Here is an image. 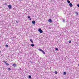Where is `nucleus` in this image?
<instances>
[{
	"label": "nucleus",
	"mask_w": 79,
	"mask_h": 79,
	"mask_svg": "<svg viewBox=\"0 0 79 79\" xmlns=\"http://www.w3.org/2000/svg\"><path fill=\"white\" fill-rule=\"evenodd\" d=\"M38 31H39L41 34L43 32V31H42L40 28L39 29Z\"/></svg>",
	"instance_id": "1"
},
{
	"label": "nucleus",
	"mask_w": 79,
	"mask_h": 79,
	"mask_svg": "<svg viewBox=\"0 0 79 79\" xmlns=\"http://www.w3.org/2000/svg\"><path fill=\"white\" fill-rule=\"evenodd\" d=\"M8 7L9 9H11V8H12V6H11V5H9L8 6Z\"/></svg>",
	"instance_id": "2"
},
{
	"label": "nucleus",
	"mask_w": 79,
	"mask_h": 79,
	"mask_svg": "<svg viewBox=\"0 0 79 79\" xmlns=\"http://www.w3.org/2000/svg\"><path fill=\"white\" fill-rule=\"evenodd\" d=\"M3 62H4V63H5L7 66L9 65V64H8V63H6V61H5L4 60L3 61Z\"/></svg>",
	"instance_id": "3"
},
{
	"label": "nucleus",
	"mask_w": 79,
	"mask_h": 79,
	"mask_svg": "<svg viewBox=\"0 0 79 79\" xmlns=\"http://www.w3.org/2000/svg\"><path fill=\"white\" fill-rule=\"evenodd\" d=\"M48 22H49V23H52V19H49L48 20Z\"/></svg>",
	"instance_id": "4"
},
{
	"label": "nucleus",
	"mask_w": 79,
	"mask_h": 79,
	"mask_svg": "<svg viewBox=\"0 0 79 79\" xmlns=\"http://www.w3.org/2000/svg\"><path fill=\"white\" fill-rule=\"evenodd\" d=\"M69 6H70V7H72V6H73V4L71 3H70L69 4Z\"/></svg>",
	"instance_id": "5"
},
{
	"label": "nucleus",
	"mask_w": 79,
	"mask_h": 79,
	"mask_svg": "<svg viewBox=\"0 0 79 79\" xmlns=\"http://www.w3.org/2000/svg\"><path fill=\"white\" fill-rule=\"evenodd\" d=\"M12 65L14 66V67H16V64H13Z\"/></svg>",
	"instance_id": "6"
},
{
	"label": "nucleus",
	"mask_w": 79,
	"mask_h": 79,
	"mask_svg": "<svg viewBox=\"0 0 79 79\" xmlns=\"http://www.w3.org/2000/svg\"><path fill=\"white\" fill-rule=\"evenodd\" d=\"M30 42H31L32 43H34V42H33V41L31 39H30Z\"/></svg>",
	"instance_id": "7"
},
{
	"label": "nucleus",
	"mask_w": 79,
	"mask_h": 79,
	"mask_svg": "<svg viewBox=\"0 0 79 79\" xmlns=\"http://www.w3.org/2000/svg\"><path fill=\"white\" fill-rule=\"evenodd\" d=\"M32 23L33 24H34L35 23V21H32Z\"/></svg>",
	"instance_id": "8"
},
{
	"label": "nucleus",
	"mask_w": 79,
	"mask_h": 79,
	"mask_svg": "<svg viewBox=\"0 0 79 79\" xmlns=\"http://www.w3.org/2000/svg\"><path fill=\"white\" fill-rule=\"evenodd\" d=\"M41 52H42L43 53V54H45V52L44 51H43V50H42V51Z\"/></svg>",
	"instance_id": "9"
},
{
	"label": "nucleus",
	"mask_w": 79,
	"mask_h": 79,
	"mask_svg": "<svg viewBox=\"0 0 79 79\" xmlns=\"http://www.w3.org/2000/svg\"><path fill=\"white\" fill-rule=\"evenodd\" d=\"M31 47H34V44H31Z\"/></svg>",
	"instance_id": "10"
},
{
	"label": "nucleus",
	"mask_w": 79,
	"mask_h": 79,
	"mask_svg": "<svg viewBox=\"0 0 79 79\" xmlns=\"http://www.w3.org/2000/svg\"><path fill=\"white\" fill-rule=\"evenodd\" d=\"M63 74L64 75H66V72H64Z\"/></svg>",
	"instance_id": "11"
},
{
	"label": "nucleus",
	"mask_w": 79,
	"mask_h": 79,
	"mask_svg": "<svg viewBox=\"0 0 79 79\" xmlns=\"http://www.w3.org/2000/svg\"><path fill=\"white\" fill-rule=\"evenodd\" d=\"M28 78H29V79H31V75L29 76Z\"/></svg>",
	"instance_id": "12"
},
{
	"label": "nucleus",
	"mask_w": 79,
	"mask_h": 79,
	"mask_svg": "<svg viewBox=\"0 0 79 79\" xmlns=\"http://www.w3.org/2000/svg\"><path fill=\"white\" fill-rule=\"evenodd\" d=\"M40 51H41V52H42V49H38Z\"/></svg>",
	"instance_id": "13"
},
{
	"label": "nucleus",
	"mask_w": 79,
	"mask_h": 79,
	"mask_svg": "<svg viewBox=\"0 0 79 79\" xmlns=\"http://www.w3.org/2000/svg\"><path fill=\"white\" fill-rule=\"evenodd\" d=\"M67 2L68 3H70V1L68 0H67Z\"/></svg>",
	"instance_id": "14"
},
{
	"label": "nucleus",
	"mask_w": 79,
	"mask_h": 79,
	"mask_svg": "<svg viewBox=\"0 0 79 79\" xmlns=\"http://www.w3.org/2000/svg\"><path fill=\"white\" fill-rule=\"evenodd\" d=\"M55 50H57V51H58V48H55Z\"/></svg>",
	"instance_id": "15"
},
{
	"label": "nucleus",
	"mask_w": 79,
	"mask_h": 79,
	"mask_svg": "<svg viewBox=\"0 0 79 79\" xmlns=\"http://www.w3.org/2000/svg\"><path fill=\"white\" fill-rule=\"evenodd\" d=\"M75 13L76 14L77 16V15H78V13L77 12H75Z\"/></svg>",
	"instance_id": "16"
},
{
	"label": "nucleus",
	"mask_w": 79,
	"mask_h": 79,
	"mask_svg": "<svg viewBox=\"0 0 79 79\" xmlns=\"http://www.w3.org/2000/svg\"><path fill=\"white\" fill-rule=\"evenodd\" d=\"M6 47H7V48H8V45H7V44H6Z\"/></svg>",
	"instance_id": "17"
},
{
	"label": "nucleus",
	"mask_w": 79,
	"mask_h": 79,
	"mask_svg": "<svg viewBox=\"0 0 79 79\" xmlns=\"http://www.w3.org/2000/svg\"><path fill=\"white\" fill-rule=\"evenodd\" d=\"M55 74H57V72L55 71Z\"/></svg>",
	"instance_id": "18"
},
{
	"label": "nucleus",
	"mask_w": 79,
	"mask_h": 79,
	"mask_svg": "<svg viewBox=\"0 0 79 79\" xmlns=\"http://www.w3.org/2000/svg\"><path fill=\"white\" fill-rule=\"evenodd\" d=\"M69 43H71V41L70 40V41H69Z\"/></svg>",
	"instance_id": "19"
},
{
	"label": "nucleus",
	"mask_w": 79,
	"mask_h": 79,
	"mask_svg": "<svg viewBox=\"0 0 79 79\" xmlns=\"http://www.w3.org/2000/svg\"><path fill=\"white\" fill-rule=\"evenodd\" d=\"M67 18H68L69 17V16H68V15H67L66 16Z\"/></svg>",
	"instance_id": "20"
},
{
	"label": "nucleus",
	"mask_w": 79,
	"mask_h": 79,
	"mask_svg": "<svg viewBox=\"0 0 79 79\" xmlns=\"http://www.w3.org/2000/svg\"><path fill=\"white\" fill-rule=\"evenodd\" d=\"M30 62L31 63H34V62H33L32 61H31Z\"/></svg>",
	"instance_id": "21"
},
{
	"label": "nucleus",
	"mask_w": 79,
	"mask_h": 79,
	"mask_svg": "<svg viewBox=\"0 0 79 79\" xmlns=\"http://www.w3.org/2000/svg\"><path fill=\"white\" fill-rule=\"evenodd\" d=\"M30 16H28V19H29V18H30Z\"/></svg>",
	"instance_id": "22"
},
{
	"label": "nucleus",
	"mask_w": 79,
	"mask_h": 79,
	"mask_svg": "<svg viewBox=\"0 0 79 79\" xmlns=\"http://www.w3.org/2000/svg\"><path fill=\"white\" fill-rule=\"evenodd\" d=\"M63 22H64V21H65V20H64V19H63Z\"/></svg>",
	"instance_id": "23"
},
{
	"label": "nucleus",
	"mask_w": 79,
	"mask_h": 79,
	"mask_svg": "<svg viewBox=\"0 0 79 79\" xmlns=\"http://www.w3.org/2000/svg\"><path fill=\"white\" fill-rule=\"evenodd\" d=\"M77 6H78V7H79V4L77 5Z\"/></svg>",
	"instance_id": "24"
},
{
	"label": "nucleus",
	"mask_w": 79,
	"mask_h": 79,
	"mask_svg": "<svg viewBox=\"0 0 79 79\" xmlns=\"http://www.w3.org/2000/svg\"><path fill=\"white\" fill-rule=\"evenodd\" d=\"M4 5H6V6L7 4L6 3H5Z\"/></svg>",
	"instance_id": "25"
},
{
	"label": "nucleus",
	"mask_w": 79,
	"mask_h": 79,
	"mask_svg": "<svg viewBox=\"0 0 79 79\" xmlns=\"http://www.w3.org/2000/svg\"><path fill=\"white\" fill-rule=\"evenodd\" d=\"M10 69H10V68H8V70H10Z\"/></svg>",
	"instance_id": "26"
},
{
	"label": "nucleus",
	"mask_w": 79,
	"mask_h": 79,
	"mask_svg": "<svg viewBox=\"0 0 79 79\" xmlns=\"http://www.w3.org/2000/svg\"><path fill=\"white\" fill-rule=\"evenodd\" d=\"M16 22L17 23H18V21H16Z\"/></svg>",
	"instance_id": "27"
},
{
	"label": "nucleus",
	"mask_w": 79,
	"mask_h": 79,
	"mask_svg": "<svg viewBox=\"0 0 79 79\" xmlns=\"http://www.w3.org/2000/svg\"><path fill=\"white\" fill-rule=\"evenodd\" d=\"M29 19H30V20H31L32 19L31 18H30Z\"/></svg>",
	"instance_id": "28"
},
{
	"label": "nucleus",
	"mask_w": 79,
	"mask_h": 79,
	"mask_svg": "<svg viewBox=\"0 0 79 79\" xmlns=\"http://www.w3.org/2000/svg\"><path fill=\"white\" fill-rule=\"evenodd\" d=\"M22 0H19V1H22Z\"/></svg>",
	"instance_id": "29"
},
{
	"label": "nucleus",
	"mask_w": 79,
	"mask_h": 79,
	"mask_svg": "<svg viewBox=\"0 0 79 79\" xmlns=\"http://www.w3.org/2000/svg\"><path fill=\"white\" fill-rule=\"evenodd\" d=\"M0 53H1V51H0Z\"/></svg>",
	"instance_id": "30"
},
{
	"label": "nucleus",
	"mask_w": 79,
	"mask_h": 79,
	"mask_svg": "<svg viewBox=\"0 0 79 79\" xmlns=\"http://www.w3.org/2000/svg\"><path fill=\"white\" fill-rule=\"evenodd\" d=\"M78 66H79V64H78Z\"/></svg>",
	"instance_id": "31"
}]
</instances>
